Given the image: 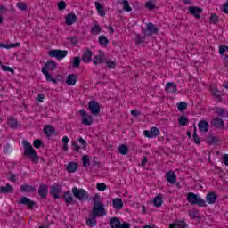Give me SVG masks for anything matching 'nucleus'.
<instances>
[{
    "label": "nucleus",
    "instance_id": "obj_1",
    "mask_svg": "<svg viewBox=\"0 0 228 228\" xmlns=\"http://www.w3.org/2000/svg\"><path fill=\"white\" fill-rule=\"evenodd\" d=\"M22 144L24 148L23 156H25V158H29L32 163H38L40 157H38V153L37 152V151H35V149L31 145V142L28 141H23Z\"/></svg>",
    "mask_w": 228,
    "mask_h": 228
},
{
    "label": "nucleus",
    "instance_id": "obj_2",
    "mask_svg": "<svg viewBox=\"0 0 228 228\" xmlns=\"http://www.w3.org/2000/svg\"><path fill=\"white\" fill-rule=\"evenodd\" d=\"M187 201L192 206H199L200 208H206V200H202L198 194L189 192L187 194Z\"/></svg>",
    "mask_w": 228,
    "mask_h": 228
},
{
    "label": "nucleus",
    "instance_id": "obj_3",
    "mask_svg": "<svg viewBox=\"0 0 228 228\" xmlns=\"http://www.w3.org/2000/svg\"><path fill=\"white\" fill-rule=\"evenodd\" d=\"M73 197L79 200L80 202H86L90 199V195L85 189H78L77 187H73L71 190Z\"/></svg>",
    "mask_w": 228,
    "mask_h": 228
},
{
    "label": "nucleus",
    "instance_id": "obj_4",
    "mask_svg": "<svg viewBox=\"0 0 228 228\" xmlns=\"http://www.w3.org/2000/svg\"><path fill=\"white\" fill-rule=\"evenodd\" d=\"M91 215L94 216H104L106 215V209L104 208V204L102 202L94 203Z\"/></svg>",
    "mask_w": 228,
    "mask_h": 228
},
{
    "label": "nucleus",
    "instance_id": "obj_5",
    "mask_svg": "<svg viewBox=\"0 0 228 228\" xmlns=\"http://www.w3.org/2000/svg\"><path fill=\"white\" fill-rule=\"evenodd\" d=\"M79 114L82 116V124L84 126H92L94 124V117L88 114L85 109L80 110Z\"/></svg>",
    "mask_w": 228,
    "mask_h": 228
},
{
    "label": "nucleus",
    "instance_id": "obj_6",
    "mask_svg": "<svg viewBox=\"0 0 228 228\" xmlns=\"http://www.w3.org/2000/svg\"><path fill=\"white\" fill-rule=\"evenodd\" d=\"M88 108L91 111V114L94 117H97L101 113V105L95 100H91L88 102Z\"/></svg>",
    "mask_w": 228,
    "mask_h": 228
},
{
    "label": "nucleus",
    "instance_id": "obj_7",
    "mask_svg": "<svg viewBox=\"0 0 228 228\" xmlns=\"http://www.w3.org/2000/svg\"><path fill=\"white\" fill-rule=\"evenodd\" d=\"M51 58H56V60H63L69 52L67 50H51L48 52Z\"/></svg>",
    "mask_w": 228,
    "mask_h": 228
},
{
    "label": "nucleus",
    "instance_id": "obj_8",
    "mask_svg": "<svg viewBox=\"0 0 228 228\" xmlns=\"http://www.w3.org/2000/svg\"><path fill=\"white\" fill-rule=\"evenodd\" d=\"M159 28H156L153 23H148L146 28H142V32L145 37H151V35H158Z\"/></svg>",
    "mask_w": 228,
    "mask_h": 228
},
{
    "label": "nucleus",
    "instance_id": "obj_9",
    "mask_svg": "<svg viewBox=\"0 0 228 228\" xmlns=\"http://www.w3.org/2000/svg\"><path fill=\"white\" fill-rule=\"evenodd\" d=\"M18 204H23V206L28 207V209L33 210L35 208H38L37 202L31 200V199L28 197H21L20 200L18 201Z\"/></svg>",
    "mask_w": 228,
    "mask_h": 228
},
{
    "label": "nucleus",
    "instance_id": "obj_10",
    "mask_svg": "<svg viewBox=\"0 0 228 228\" xmlns=\"http://www.w3.org/2000/svg\"><path fill=\"white\" fill-rule=\"evenodd\" d=\"M60 193H61V185L58 183H54L50 186V195L55 200H58L61 199Z\"/></svg>",
    "mask_w": 228,
    "mask_h": 228
},
{
    "label": "nucleus",
    "instance_id": "obj_11",
    "mask_svg": "<svg viewBox=\"0 0 228 228\" xmlns=\"http://www.w3.org/2000/svg\"><path fill=\"white\" fill-rule=\"evenodd\" d=\"M37 193L40 199L45 200V199H47V195L49 194V186L47 184L40 183Z\"/></svg>",
    "mask_w": 228,
    "mask_h": 228
},
{
    "label": "nucleus",
    "instance_id": "obj_12",
    "mask_svg": "<svg viewBox=\"0 0 228 228\" xmlns=\"http://www.w3.org/2000/svg\"><path fill=\"white\" fill-rule=\"evenodd\" d=\"M143 134L146 138H157L159 135V129L158 127H151V130H145Z\"/></svg>",
    "mask_w": 228,
    "mask_h": 228
},
{
    "label": "nucleus",
    "instance_id": "obj_13",
    "mask_svg": "<svg viewBox=\"0 0 228 228\" xmlns=\"http://www.w3.org/2000/svg\"><path fill=\"white\" fill-rule=\"evenodd\" d=\"M62 199L65 200L67 206H70V204H76V200H74V196H72L70 191H65Z\"/></svg>",
    "mask_w": 228,
    "mask_h": 228
},
{
    "label": "nucleus",
    "instance_id": "obj_14",
    "mask_svg": "<svg viewBox=\"0 0 228 228\" xmlns=\"http://www.w3.org/2000/svg\"><path fill=\"white\" fill-rule=\"evenodd\" d=\"M20 191L21 193H33L37 191V189L33 185L24 183L20 187Z\"/></svg>",
    "mask_w": 228,
    "mask_h": 228
},
{
    "label": "nucleus",
    "instance_id": "obj_15",
    "mask_svg": "<svg viewBox=\"0 0 228 228\" xmlns=\"http://www.w3.org/2000/svg\"><path fill=\"white\" fill-rule=\"evenodd\" d=\"M65 20H66L67 26H72V24H75V22H77V16H76V14L73 12L68 13Z\"/></svg>",
    "mask_w": 228,
    "mask_h": 228
},
{
    "label": "nucleus",
    "instance_id": "obj_16",
    "mask_svg": "<svg viewBox=\"0 0 228 228\" xmlns=\"http://www.w3.org/2000/svg\"><path fill=\"white\" fill-rule=\"evenodd\" d=\"M210 126L216 127L217 129H222V127L224 126V119L220 118H214L210 123Z\"/></svg>",
    "mask_w": 228,
    "mask_h": 228
},
{
    "label": "nucleus",
    "instance_id": "obj_17",
    "mask_svg": "<svg viewBox=\"0 0 228 228\" xmlns=\"http://www.w3.org/2000/svg\"><path fill=\"white\" fill-rule=\"evenodd\" d=\"M198 127L200 133H208L209 131V123L206 120H200L198 123Z\"/></svg>",
    "mask_w": 228,
    "mask_h": 228
},
{
    "label": "nucleus",
    "instance_id": "obj_18",
    "mask_svg": "<svg viewBox=\"0 0 228 228\" xmlns=\"http://www.w3.org/2000/svg\"><path fill=\"white\" fill-rule=\"evenodd\" d=\"M166 179L170 184H175V181H177V175L174 171L170 170L166 174Z\"/></svg>",
    "mask_w": 228,
    "mask_h": 228
},
{
    "label": "nucleus",
    "instance_id": "obj_19",
    "mask_svg": "<svg viewBox=\"0 0 228 228\" xmlns=\"http://www.w3.org/2000/svg\"><path fill=\"white\" fill-rule=\"evenodd\" d=\"M13 191H14L13 186L10 185V183H6V186L0 187L1 195H8L9 193H13Z\"/></svg>",
    "mask_w": 228,
    "mask_h": 228
},
{
    "label": "nucleus",
    "instance_id": "obj_20",
    "mask_svg": "<svg viewBox=\"0 0 228 228\" xmlns=\"http://www.w3.org/2000/svg\"><path fill=\"white\" fill-rule=\"evenodd\" d=\"M92 56H94V53H92V50L87 49L82 55V61L84 63H90L92 61Z\"/></svg>",
    "mask_w": 228,
    "mask_h": 228
},
{
    "label": "nucleus",
    "instance_id": "obj_21",
    "mask_svg": "<svg viewBox=\"0 0 228 228\" xmlns=\"http://www.w3.org/2000/svg\"><path fill=\"white\" fill-rule=\"evenodd\" d=\"M43 131L46 136H54V134H56V129L51 125H46Z\"/></svg>",
    "mask_w": 228,
    "mask_h": 228
},
{
    "label": "nucleus",
    "instance_id": "obj_22",
    "mask_svg": "<svg viewBox=\"0 0 228 228\" xmlns=\"http://www.w3.org/2000/svg\"><path fill=\"white\" fill-rule=\"evenodd\" d=\"M7 125L9 127H11V129H17V127H19V121L17 118H13V116H10L7 118Z\"/></svg>",
    "mask_w": 228,
    "mask_h": 228
},
{
    "label": "nucleus",
    "instance_id": "obj_23",
    "mask_svg": "<svg viewBox=\"0 0 228 228\" xmlns=\"http://www.w3.org/2000/svg\"><path fill=\"white\" fill-rule=\"evenodd\" d=\"M218 199L216 192H208L206 196V200L208 204H215Z\"/></svg>",
    "mask_w": 228,
    "mask_h": 228
},
{
    "label": "nucleus",
    "instance_id": "obj_24",
    "mask_svg": "<svg viewBox=\"0 0 228 228\" xmlns=\"http://www.w3.org/2000/svg\"><path fill=\"white\" fill-rule=\"evenodd\" d=\"M57 67H58V64L56 63V61H48L42 69H45V70H47V71L48 70L53 71V70H55Z\"/></svg>",
    "mask_w": 228,
    "mask_h": 228
},
{
    "label": "nucleus",
    "instance_id": "obj_25",
    "mask_svg": "<svg viewBox=\"0 0 228 228\" xmlns=\"http://www.w3.org/2000/svg\"><path fill=\"white\" fill-rule=\"evenodd\" d=\"M189 12L191 15H193L196 19H200V15H199V13H202V8L191 6L189 7Z\"/></svg>",
    "mask_w": 228,
    "mask_h": 228
},
{
    "label": "nucleus",
    "instance_id": "obj_26",
    "mask_svg": "<svg viewBox=\"0 0 228 228\" xmlns=\"http://www.w3.org/2000/svg\"><path fill=\"white\" fill-rule=\"evenodd\" d=\"M76 81H77V75L69 74L67 76L66 83L69 85V86H74V85H76Z\"/></svg>",
    "mask_w": 228,
    "mask_h": 228
},
{
    "label": "nucleus",
    "instance_id": "obj_27",
    "mask_svg": "<svg viewBox=\"0 0 228 228\" xmlns=\"http://www.w3.org/2000/svg\"><path fill=\"white\" fill-rule=\"evenodd\" d=\"M41 72L46 77V81H48V83H53V85H57L58 84V80L54 79L53 77V76H51V74H49V71L45 70V69H42Z\"/></svg>",
    "mask_w": 228,
    "mask_h": 228
},
{
    "label": "nucleus",
    "instance_id": "obj_28",
    "mask_svg": "<svg viewBox=\"0 0 228 228\" xmlns=\"http://www.w3.org/2000/svg\"><path fill=\"white\" fill-rule=\"evenodd\" d=\"M112 206L115 209H122L124 208V201L120 198H115L112 200Z\"/></svg>",
    "mask_w": 228,
    "mask_h": 228
},
{
    "label": "nucleus",
    "instance_id": "obj_29",
    "mask_svg": "<svg viewBox=\"0 0 228 228\" xmlns=\"http://www.w3.org/2000/svg\"><path fill=\"white\" fill-rule=\"evenodd\" d=\"M166 92H167V94H175V92H177V86H175L174 82H168L166 85Z\"/></svg>",
    "mask_w": 228,
    "mask_h": 228
},
{
    "label": "nucleus",
    "instance_id": "obj_30",
    "mask_svg": "<svg viewBox=\"0 0 228 228\" xmlns=\"http://www.w3.org/2000/svg\"><path fill=\"white\" fill-rule=\"evenodd\" d=\"M153 206H155V208H161V206H163V196L161 194L157 195L153 199Z\"/></svg>",
    "mask_w": 228,
    "mask_h": 228
},
{
    "label": "nucleus",
    "instance_id": "obj_31",
    "mask_svg": "<svg viewBox=\"0 0 228 228\" xmlns=\"http://www.w3.org/2000/svg\"><path fill=\"white\" fill-rule=\"evenodd\" d=\"M94 4H95L96 10L98 12V14L101 17H105L106 11L104 10V6H102L100 2H95Z\"/></svg>",
    "mask_w": 228,
    "mask_h": 228
},
{
    "label": "nucleus",
    "instance_id": "obj_32",
    "mask_svg": "<svg viewBox=\"0 0 228 228\" xmlns=\"http://www.w3.org/2000/svg\"><path fill=\"white\" fill-rule=\"evenodd\" d=\"M79 168V166L76 162H69L67 167V170L69 174L76 172Z\"/></svg>",
    "mask_w": 228,
    "mask_h": 228
},
{
    "label": "nucleus",
    "instance_id": "obj_33",
    "mask_svg": "<svg viewBox=\"0 0 228 228\" xmlns=\"http://www.w3.org/2000/svg\"><path fill=\"white\" fill-rule=\"evenodd\" d=\"M97 216L91 215V218L86 220V225L88 227H95L97 225Z\"/></svg>",
    "mask_w": 228,
    "mask_h": 228
},
{
    "label": "nucleus",
    "instance_id": "obj_34",
    "mask_svg": "<svg viewBox=\"0 0 228 228\" xmlns=\"http://www.w3.org/2000/svg\"><path fill=\"white\" fill-rule=\"evenodd\" d=\"M99 44L100 45H102V47H108V44H110V40L108 39V37H106V36L101 35L99 37Z\"/></svg>",
    "mask_w": 228,
    "mask_h": 228
},
{
    "label": "nucleus",
    "instance_id": "obj_35",
    "mask_svg": "<svg viewBox=\"0 0 228 228\" xmlns=\"http://www.w3.org/2000/svg\"><path fill=\"white\" fill-rule=\"evenodd\" d=\"M93 63L94 65H101L102 63H106V59H104V57H101L100 55H96L93 59Z\"/></svg>",
    "mask_w": 228,
    "mask_h": 228
},
{
    "label": "nucleus",
    "instance_id": "obj_36",
    "mask_svg": "<svg viewBox=\"0 0 228 228\" xmlns=\"http://www.w3.org/2000/svg\"><path fill=\"white\" fill-rule=\"evenodd\" d=\"M218 142H220V139H218L213 135H208V137L207 138L208 145H216V143H218Z\"/></svg>",
    "mask_w": 228,
    "mask_h": 228
},
{
    "label": "nucleus",
    "instance_id": "obj_37",
    "mask_svg": "<svg viewBox=\"0 0 228 228\" xmlns=\"http://www.w3.org/2000/svg\"><path fill=\"white\" fill-rule=\"evenodd\" d=\"M189 122H190V119H188V117H186V116H181L178 118L179 126H183V127L188 126Z\"/></svg>",
    "mask_w": 228,
    "mask_h": 228
},
{
    "label": "nucleus",
    "instance_id": "obj_38",
    "mask_svg": "<svg viewBox=\"0 0 228 228\" xmlns=\"http://www.w3.org/2000/svg\"><path fill=\"white\" fill-rule=\"evenodd\" d=\"M118 151L119 154H122V156H126V154L129 152V147H127V145L126 144H121L119 145Z\"/></svg>",
    "mask_w": 228,
    "mask_h": 228
},
{
    "label": "nucleus",
    "instance_id": "obj_39",
    "mask_svg": "<svg viewBox=\"0 0 228 228\" xmlns=\"http://www.w3.org/2000/svg\"><path fill=\"white\" fill-rule=\"evenodd\" d=\"M194 130L192 134V139L194 140V143L196 145H200V138L199 137V134H197V126L193 125Z\"/></svg>",
    "mask_w": 228,
    "mask_h": 228
},
{
    "label": "nucleus",
    "instance_id": "obj_40",
    "mask_svg": "<svg viewBox=\"0 0 228 228\" xmlns=\"http://www.w3.org/2000/svg\"><path fill=\"white\" fill-rule=\"evenodd\" d=\"M216 112L219 117H222V118H226L227 117V111L224 108H217L216 109Z\"/></svg>",
    "mask_w": 228,
    "mask_h": 228
},
{
    "label": "nucleus",
    "instance_id": "obj_41",
    "mask_svg": "<svg viewBox=\"0 0 228 228\" xmlns=\"http://www.w3.org/2000/svg\"><path fill=\"white\" fill-rule=\"evenodd\" d=\"M79 65H81V57H74L72 61V68L79 69Z\"/></svg>",
    "mask_w": 228,
    "mask_h": 228
},
{
    "label": "nucleus",
    "instance_id": "obj_42",
    "mask_svg": "<svg viewBox=\"0 0 228 228\" xmlns=\"http://www.w3.org/2000/svg\"><path fill=\"white\" fill-rule=\"evenodd\" d=\"M177 108L179 111H184V110L188 109V103L186 102H180L177 103Z\"/></svg>",
    "mask_w": 228,
    "mask_h": 228
},
{
    "label": "nucleus",
    "instance_id": "obj_43",
    "mask_svg": "<svg viewBox=\"0 0 228 228\" xmlns=\"http://www.w3.org/2000/svg\"><path fill=\"white\" fill-rule=\"evenodd\" d=\"M121 4H123V10H125V12H131L133 10L129 5V1L127 0H123Z\"/></svg>",
    "mask_w": 228,
    "mask_h": 228
},
{
    "label": "nucleus",
    "instance_id": "obj_44",
    "mask_svg": "<svg viewBox=\"0 0 228 228\" xmlns=\"http://www.w3.org/2000/svg\"><path fill=\"white\" fill-rule=\"evenodd\" d=\"M82 163L85 167H90V157L88 155H83Z\"/></svg>",
    "mask_w": 228,
    "mask_h": 228
},
{
    "label": "nucleus",
    "instance_id": "obj_45",
    "mask_svg": "<svg viewBox=\"0 0 228 228\" xmlns=\"http://www.w3.org/2000/svg\"><path fill=\"white\" fill-rule=\"evenodd\" d=\"M69 137L64 136L62 138V143H63L62 149L65 152H67V151H69Z\"/></svg>",
    "mask_w": 228,
    "mask_h": 228
},
{
    "label": "nucleus",
    "instance_id": "obj_46",
    "mask_svg": "<svg viewBox=\"0 0 228 228\" xmlns=\"http://www.w3.org/2000/svg\"><path fill=\"white\" fill-rule=\"evenodd\" d=\"M101 31H102V28L99 25H94L91 29V33H93V35H99Z\"/></svg>",
    "mask_w": 228,
    "mask_h": 228
},
{
    "label": "nucleus",
    "instance_id": "obj_47",
    "mask_svg": "<svg viewBox=\"0 0 228 228\" xmlns=\"http://www.w3.org/2000/svg\"><path fill=\"white\" fill-rule=\"evenodd\" d=\"M143 42H145V37H142L140 36V34H137L135 36V43L137 44V45H140V44H143Z\"/></svg>",
    "mask_w": 228,
    "mask_h": 228
},
{
    "label": "nucleus",
    "instance_id": "obj_48",
    "mask_svg": "<svg viewBox=\"0 0 228 228\" xmlns=\"http://www.w3.org/2000/svg\"><path fill=\"white\" fill-rule=\"evenodd\" d=\"M213 95L215 99L217 101V102H222V95L220 94V91L216 89L213 93Z\"/></svg>",
    "mask_w": 228,
    "mask_h": 228
},
{
    "label": "nucleus",
    "instance_id": "obj_49",
    "mask_svg": "<svg viewBox=\"0 0 228 228\" xmlns=\"http://www.w3.org/2000/svg\"><path fill=\"white\" fill-rule=\"evenodd\" d=\"M33 145L36 149H40L44 145V142L40 139H36L34 140Z\"/></svg>",
    "mask_w": 228,
    "mask_h": 228
},
{
    "label": "nucleus",
    "instance_id": "obj_50",
    "mask_svg": "<svg viewBox=\"0 0 228 228\" xmlns=\"http://www.w3.org/2000/svg\"><path fill=\"white\" fill-rule=\"evenodd\" d=\"M2 67V70H4V72H11V74H14L15 70L13 69V68H11L9 66H4L3 64H1Z\"/></svg>",
    "mask_w": 228,
    "mask_h": 228
},
{
    "label": "nucleus",
    "instance_id": "obj_51",
    "mask_svg": "<svg viewBox=\"0 0 228 228\" xmlns=\"http://www.w3.org/2000/svg\"><path fill=\"white\" fill-rule=\"evenodd\" d=\"M78 142L80 145H82V149L84 151H86V147H88V142H86V141L83 139V137L78 138Z\"/></svg>",
    "mask_w": 228,
    "mask_h": 228
},
{
    "label": "nucleus",
    "instance_id": "obj_52",
    "mask_svg": "<svg viewBox=\"0 0 228 228\" xmlns=\"http://www.w3.org/2000/svg\"><path fill=\"white\" fill-rule=\"evenodd\" d=\"M57 6H58V10H60L61 12H63V10L67 8V3H65V1H60Z\"/></svg>",
    "mask_w": 228,
    "mask_h": 228
},
{
    "label": "nucleus",
    "instance_id": "obj_53",
    "mask_svg": "<svg viewBox=\"0 0 228 228\" xmlns=\"http://www.w3.org/2000/svg\"><path fill=\"white\" fill-rule=\"evenodd\" d=\"M67 40L70 41L71 45H77V37L76 36L69 37H67Z\"/></svg>",
    "mask_w": 228,
    "mask_h": 228
},
{
    "label": "nucleus",
    "instance_id": "obj_54",
    "mask_svg": "<svg viewBox=\"0 0 228 228\" xmlns=\"http://www.w3.org/2000/svg\"><path fill=\"white\" fill-rule=\"evenodd\" d=\"M145 6L148 8V10H154L156 8V4H154V2L152 1L146 2Z\"/></svg>",
    "mask_w": 228,
    "mask_h": 228
},
{
    "label": "nucleus",
    "instance_id": "obj_55",
    "mask_svg": "<svg viewBox=\"0 0 228 228\" xmlns=\"http://www.w3.org/2000/svg\"><path fill=\"white\" fill-rule=\"evenodd\" d=\"M219 20H220L218 19V16H216V14H211V16H210V22L212 24H218Z\"/></svg>",
    "mask_w": 228,
    "mask_h": 228
},
{
    "label": "nucleus",
    "instance_id": "obj_56",
    "mask_svg": "<svg viewBox=\"0 0 228 228\" xmlns=\"http://www.w3.org/2000/svg\"><path fill=\"white\" fill-rule=\"evenodd\" d=\"M71 147L75 152H79V150L81 149V146L77 145V142L72 141Z\"/></svg>",
    "mask_w": 228,
    "mask_h": 228
},
{
    "label": "nucleus",
    "instance_id": "obj_57",
    "mask_svg": "<svg viewBox=\"0 0 228 228\" xmlns=\"http://www.w3.org/2000/svg\"><path fill=\"white\" fill-rule=\"evenodd\" d=\"M17 6L20 10H21L22 12H26V10H28V5H26V4L20 2L17 4Z\"/></svg>",
    "mask_w": 228,
    "mask_h": 228
},
{
    "label": "nucleus",
    "instance_id": "obj_58",
    "mask_svg": "<svg viewBox=\"0 0 228 228\" xmlns=\"http://www.w3.org/2000/svg\"><path fill=\"white\" fill-rule=\"evenodd\" d=\"M175 224H176V227H179V228L188 227V224L184 221H176Z\"/></svg>",
    "mask_w": 228,
    "mask_h": 228
},
{
    "label": "nucleus",
    "instance_id": "obj_59",
    "mask_svg": "<svg viewBox=\"0 0 228 228\" xmlns=\"http://www.w3.org/2000/svg\"><path fill=\"white\" fill-rule=\"evenodd\" d=\"M199 211H194V212H189V216L190 218H191L192 220H197V218H199Z\"/></svg>",
    "mask_w": 228,
    "mask_h": 228
},
{
    "label": "nucleus",
    "instance_id": "obj_60",
    "mask_svg": "<svg viewBox=\"0 0 228 228\" xmlns=\"http://www.w3.org/2000/svg\"><path fill=\"white\" fill-rule=\"evenodd\" d=\"M105 63L109 69H115V67H117V63H115L113 61H105Z\"/></svg>",
    "mask_w": 228,
    "mask_h": 228
},
{
    "label": "nucleus",
    "instance_id": "obj_61",
    "mask_svg": "<svg viewBox=\"0 0 228 228\" xmlns=\"http://www.w3.org/2000/svg\"><path fill=\"white\" fill-rule=\"evenodd\" d=\"M131 115H132V117H134V118H138V117H140L142 115V112H140L137 110H132Z\"/></svg>",
    "mask_w": 228,
    "mask_h": 228
},
{
    "label": "nucleus",
    "instance_id": "obj_62",
    "mask_svg": "<svg viewBox=\"0 0 228 228\" xmlns=\"http://www.w3.org/2000/svg\"><path fill=\"white\" fill-rule=\"evenodd\" d=\"M96 187L99 191H104L106 190V184L102 183H97Z\"/></svg>",
    "mask_w": 228,
    "mask_h": 228
},
{
    "label": "nucleus",
    "instance_id": "obj_63",
    "mask_svg": "<svg viewBox=\"0 0 228 228\" xmlns=\"http://www.w3.org/2000/svg\"><path fill=\"white\" fill-rule=\"evenodd\" d=\"M225 51H227V45H222L219 47V54H220L221 56H224V53H225Z\"/></svg>",
    "mask_w": 228,
    "mask_h": 228
},
{
    "label": "nucleus",
    "instance_id": "obj_64",
    "mask_svg": "<svg viewBox=\"0 0 228 228\" xmlns=\"http://www.w3.org/2000/svg\"><path fill=\"white\" fill-rule=\"evenodd\" d=\"M223 163H224V165H226V167H228V154H224L223 156Z\"/></svg>",
    "mask_w": 228,
    "mask_h": 228
}]
</instances>
